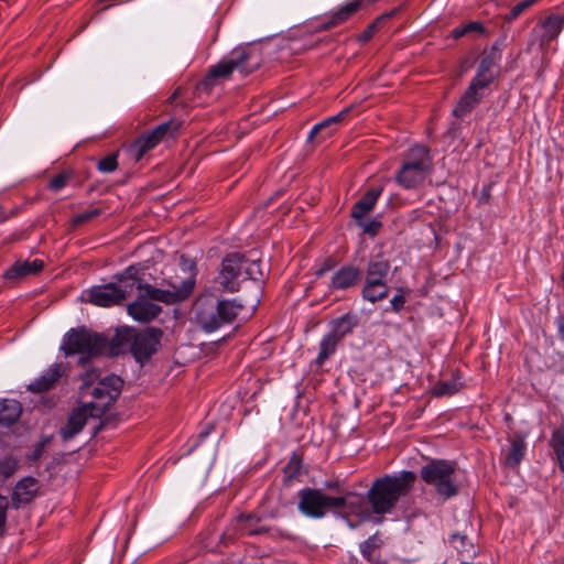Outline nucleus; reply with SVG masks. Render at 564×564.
Masks as SVG:
<instances>
[{
	"instance_id": "nucleus-1",
	"label": "nucleus",
	"mask_w": 564,
	"mask_h": 564,
	"mask_svg": "<svg viewBox=\"0 0 564 564\" xmlns=\"http://www.w3.org/2000/svg\"><path fill=\"white\" fill-rule=\"evenodd\" d=\"M195 274L184 279L178 285L172 284L171 289L162 290L148 283H142L137 278L134 290L138 297L128 304L127 313L139 323H150L162 312V307L155 302L174 304L187 299L195 286Z\"/></svg>"
},
{
	"instance_id": "nucleus-2",
	"label": "nucleus",
	"mask_w": 564,
	"mask_h": 564,
	"mask_svg": "<svg viewBox=\"0 0 564 564\" xmlns=\"http://www.w3.org/2000/svg\"><path fill=\"white\" fill-rule=\"evenodd\" d=\"M416 476L411 470L375 479L367 491V500L372 512L380 516L391 513L400 499L410 494Z\"/></svg>"
},
{
	"instance_id": "nucleus-3",
	"label": "nucleus",
	"mask_w": 564,
	"mask_h": 564,
	"mask_svg": "<svg viewBox=\"0 0 564 564\" xmlns=\"http://www.w3.org/2000/svg\"><path fill=\"white\" fill-rule=\"evenodd\" d=\"M98 378L95 369L88 370L82 376L79 387V397L88 405L90 417L104 415L120 395L123 386L122 379L116 375L107 376L94 386Z\"/></svg>"
},
{
	"instance_id": "nucleus-4",
	"label": "nucleus",
	"mask_w": 564,
	"mask_h": 564,
	"mask_svg": "<svg viewBox=\"0 0 564 564\" xmlns=\"http://www.w3.org/2000/svg\"><path fill=\"white\" fill-rule=\"evenodd\" d=\"M195 321L207 333L230 324L239 314L242 304L236 300H217L212 294H202L194 304Z\"/></svg>"
},
{
	"instance_id": "nucleus-5",
	"label": "nucleus",
	"mask_w": 564,
	"mask_h": 564,
	"mask_svg": "<svg viewBox=\"0 0 564 564\" xmlns=\"http://www.w3.org/2000/svg\"><path fill=\"white\" fill-rule=\"evenodd\" d=\"M262 279L263 272L259 260H250L239 252H232L223 259L216 282L223 291L234 293L239 290L242 281L259 282Z\"/></svg>"
},
{
	"instance_id": "nucleus-6",
	"label": "nucleus",
	"mask_w": 564,
	"mask_h": 564,
	"mask_svg": "<svg viewBox=\"0 0 564 564\" xmlns=\"http://www.w3.org/2000/svg\"><path fill=\"white\" fill-rule=\"evenodd\" d=\"M258 67L259 58L256 57L254 51L239 47L234 50L228 57L212 66L200 84L205 89H212L215 85L229 79L235 70L247 76Z\"/></svg>"
},
{
	"instance_id": "nucleus-7",
	"label": "nucleus",
	"mask_w": 564,
	"mask_h": 564,
	"mask_svg": "<svg viewBox=\"0 0 564 564\" xmlns=\"http://www.w3.org/2000/svg\"><path fill=\"white\" fill-rule=\"evenodd\" d=\"M432 158L424 145H414L405 153L395 174V182L404 189H419L431 173Z\"/></svg>"
},
{
	"instance_id": "nucleus-8",
	"label": "nucleus",
	"mask_w": 564,
	"mask_h": 564,
	"mask_svg": "<svg viewBox=\"0 0 564 564\" xmlns=\"http://www.w3.org/2000/svg\"><path fill=\"white\" fill-rule=\"evenodd\" d=\"M137 273L134 268L129 267L116 276V282L91 286L87 292V302L100 307L120 305L133 293Z\"/></svg>"
},
{
	"instance_id": "nucleus-9",
	"label": "nucleus",
	"mask_w": 564,
	"mask_h": 564,
	"mask_svg": "<svg viewBox=\"0 0 564 564\" xmlns=\"http://www.w3.org/2000/svg\"><path fill=\"white\" fill-rule=\"evenodd\" d=\"M108 346L105 336L86 327H78L65 334L61 349L66 356L80 355L79 364L85 365L90 359L105 354Z\"/></svg>"
},
{
	"instance_id": "nucleus-10",
	"label": "nucleus",
	"mask_w": 564,
	"mask_h": 564,
	"mask_svg": "<svg viewBox=\"0 0 564 564\" xmlns=\"http://www.w3.org/2000/svg\"><path fill=\"white\" fill-rule=\"evenodd\" d=\"M420 476L427 486L433 488L442 501H447L459 492L455 462L431 459L421 468Z\"/></svg>"
},
{
	"instance_id": "nucleus-11",
	"label": "nucleus",
	"mask_w": 564,
	"mask_h": 564,
	"mask_svg": "<svg viewBox=\"0 0 564 564\" xmlns=\"http://www.w3.org/2000/svg\"><path fill=\"white\" fill-rule=\"evenodd\" d=\"M391 269L390 261L376 257L371 259L366 268V279L361 289V297L370 303L384 300L389 294L387 278Z\"/></svg>"
},
{
	"instance_id": "nucleus-12",
	"label": "nucleus",
	"mask_w": 564,
	"mask_h": 564,
	"mask_svg": "<svg viewBox=\"0 0 564 564\" xmlns=\"http://www.w3.org/2000/svg\"><path fill=\"white\" fill-rule=\"evenodd\" d=\"M299 511L307 518L322 519L328 512L336 511L341 503V499L326 495L322 489L303 488L297 492Z\"/></svg>"
},
{
	"instance_id": "nucleus-13",
	"label": "nucleus",
	"mask_w": 564,
	"mask_h": 564,
	"mask_svg": "<svg viewBox=\"0 0 564 564\" xmlns=\"http://www.w3.org/2000/svg\"><path fill=\"white\" fill-rule=\"evenodd\" d=\"M162 330L155 327H148L134 335L131 344V351L138 361L149 359L160 345Z\"/></svg>"
},
{
	"instance_id": "nucleus-14",
	"label": "nucleus",
	"mask_w": 564,
	"mask_h": 564,
	"mask_svg": "<svg viewBox=\"0 0 564 564\" xmlns=\"http://www.w3.org/2000/svg\"><path fill=\"white\" fill-rule=\"evenodd\" d=\"M172 129L174 131L177 130L178 124L170 120L156 126L153 130L139 137L131 145L132 150L135 152V159L138 161L141 160V158L147 152L154 149Z\"/></svg>"
},
{
	"instance_id": "nucleus-15",
	"label": "nucleus",
	"mask_w": 564,
	"mask_h": 564,
	"mask_svg": "<svg viewBox=\"0 0 564 564\" xmlns=\"http://www.w3.org/2000/svg\"><path fill=\"white\" fill-rule=\"evenodd\" d=\"M564 29V9L552 12L541 20L535 30L539 32V43L541 46L550 45L558 37Z\"/></svg>"
},
{
	"instance_id": "nucleus-16",
	"label": "nucleus",
	"mask_w": 564,
	"mask_h": 564,
	"mask_svg": "<svg viewBox=\"0 0 564 564\" xmlns=\"http://www.w3.org/2000/svg\"><path fill=\"white\" fill-rule=\"evenodd\" d=\"M362 8V0H351L326 14L318 24L317 30L326 31L339 26Z\"/></svg>"
},
{
	"instance_id": "nucleus-17",
	"label": "nucleus",
	"mask_w": 564,
	"mask_h": 564,
	"mask_svg": "<svg viewBox=\"0 0 564 564\" xmlns=\"http://www.w3.org/2000/svg\"><path fill=\"white\" fill-rule=\"evenodd\" d=\"M44 261L41 259L34 260H17L3 272V279L10 283H17L29 275H36L44 269Z\"/></svg>"
},
{
	"instance_id": "nucleus-18",
	"label": "nucleus",
	"mask_w": 564,
	"mask_h": 564,
	"mask_svg": "<svg viewBox=\"0 0 564 564\" xmlns=\"http://www.w3.org/2000/svg\"><path fill=\"white\" fill-rule=\"evenodd\" d=\"M362 272L355 265H343L334 272L329 283L330 291H345L359 284Z\"/></svg>"
},
{
	"instance_id": "nucleus-19",
	"label": "nucleus",
	"mask_w": 564,
	"mask_h": 564,
	"mask_svg": "<svg viewBox=\"0 0 564 564\" xmlns=\"http://www.w3.org/2000/svg\"><path fill=\"white\" fill-rule=\"evenodd\" d=\"M64 373L62 364L51 365L39 378L26 386V390L33 393H42L53 389Z\"/></svg>"
},
{
	"instance_id": "nucleus-20",
	"label": "nucleus",
	"mask_w": 564,
	"mask_h": 564,
	"mask_svg": "<svg viewBox=\"0 0 564 564\" xmlns=\"http://www.w3.org/2000/svg\"><path fill=\"white\" fill-rule=\"evenodd\" d=\"M350 111V107L344 108L341 111H339L337 115L328 117L324 119L323 121L316 123L311 129L307 140L313 142L317 137H319L321 141H324L325 139L332 137L336 129L334 128L335 124L343 122L347 115Z\"/></svg>"
},
{
	"instance_id": "nucleus-21",
	"label": "nucleus",
	"mask_w": 564,
	"mask_h": 564,
	"mask_svg": "<svg viewBox=\"0 0 564 564\" xmlns=\"http://www.w3.org/2000/svg\"><path fill=\"white\" fill-rule=\"evenodd\" d=\"M90 410L86 403L74 410L64 427L61 429V436L64 441L72 440L86 425Z\"/></svg>"
},
{
	"instance_id": "nucleus-22",
	"label": "nucleus",
	"mask_w": 564,
	"mask_h": 564,
	"mask_svg": "<svg viewBox=\"0 0 564 564\" xmlns=\"http://www.w3.org/2000/svg\"><path fill=\"white\" fill-rule=\"evenodd\" d=\"M494 62L489 57L481 59L475 77L471 79L469 87L486 96V90L495 80Z\"/></svg>"
},
{
	"instance_id": "nucleus-23",
	"label": "nucleus",
	"mask_w": 564,
	"mask_h": 564,
	"mask_svg": "<svg viewBox=\"0 0 564 564\" xmlns=\"http://www.w3.org/2000/svg\"><path fill=\"white\" fill-rule=\"evenodd\" d=\"M382 193L381 187H372L368 189L352 206L351 217L356 221L362 220L368 214H370Z\"/></svg>"
},
{
	"instance_id": "nucleus-24",
	"label": "nucleus",
	"mask_w": 564,
	"mask_h": 564,
	"mask_svg": "<svg viewBox=\"0 0 564 564\" xmlns=\"http://www.w3.org/2000/svg\"><path fill=\"white\" fill-rule=\"evenodd\" d=\"M37 489V480L35 478H22L13 489L12 505L19 508L21 505L29 503L34 498Z\"/></svg>"
},
{
	"instance_id": "nucleus-25",
	"label": "nucleus",
	"mask_w": 564,
	"mask_h": 564,
	"mask_svg": "<svg viewBox=\"0 0 564 564\" xmlns=\"http://www.w3.org/2000/svg\"><path fill=\"white\" fill-rule=\"evenodd\" d=\"M23 412L20 401L10 398H0V427H11Z\"/></svg>"
},
{
	"instance_id": "nucleus-26",
	"label": "nucleus",
	"mask_w": 564,
	"mask_h": 564,
	"mask_svg": "<svg viewBox=\"0 0 564 564\" xmlns=\"http://www.w3.org/2000/svg\"><path fill=\"white\" fill-rule=\"evenodd\" d=\"M464 387L463 382V376L462 373L456 370L452 373V377L449 379L445 380H438L433 387H432V394L434 397H447L458 393Z\"/></svg>"
},
{
	"instance_id": "nucleus-27",
	"label": "nucleus",
	"mask_w": 564,
	"mask_h": 564,
	"mask_svg": "<svg viewBox=\"0 0 564 564\" xmlns=\"http://www.w3.org/2000/svg\"><path fill=\"white\" fill-rule=\"evenodd\" d=\"M484 97V95L468 86L453 109V115L456 118H464L482 100Z\"/></svg>"
},
{
	"instance_id": "nucleus-28",
	"label": "nucleus",
	"mask_w": 564,
	"mask_h": 564,
	"mask_svg": "<svg viewBox=\"0 0 564 564\" xmlns=\"http://www.w3.org/2000/svg\"><path fill=\"white\" fill-rule=\"evenodd\" d=\"M383 545L381 535L376 532L367 540L362 541L359 545V551L362 557L370 564H378L380 560V549Z\"/></svg>"
},
{
	"instance_id": "nucleus-29",
	"label": "nucleus",
	"mask_w": 564,
	"mask_h": 564,
	"mask_svg": "<svg viewBox=\"0 0 564 564\" xmlns=\"http://www.w3.org/2000/svg\"><path fill=\"white\" fill-rule=\"evenodd\" d=\"M358 316L352 313L344 314L330 322V334L341 340L346 335L350 334L358 325Z\"/></svg>"
},
{
	"instance_id": "nucleus-30",
	"label": "nucleus",
	"mask_w": 564,
	"mask_h": 564,
	"mask_svg": "<svg viewBox=\"0 0 564 564\" xmlns=\"http://www.w3.org/2000/svg\"><path fill=\"white\" fill-rule=\"evenodd\" d=\"M339 343L340 340L338 337H335L333 334L327 333L324 335L319 343V351L315 359V364L317 366H323L325 361L335 354Z\"/></svg>"
},
{
	"instance_id": "nucleus-31",
	"label": "nucleus",
	"mask_w": 564,
	"mask_h": 564,
	"mask_svg": "<svg viewBox=\"0 0 564 564\" xmlns=\"http://www.w3.org/2000/svg\"><path fill=\"white\" fill-rule=\"evenodd\" d=\"M549 445L556 456L560 470L564 473V424L552 431Z\"/></svg>"
},
{
	"instance_id": "nucleus-32",
	"label": "nucleus",
	"mask_w": 564,
	"mask_h": 564,
	"mask_svg": "<svg viewBox=\"0 0 564 564\" xmlns=\"http://www.w3.org/2000/svg\"><path fill=\"white\" fill-rule=\"evenodd\" d=\"M525 455V442L521 437L513 438L506 455V464L510 467L518 466Z\"/></svg>"
},
{
	"instance_id": "nucleus-33",
	"label": "nucleus",
	"mask_w": 564,
	"mask_h": 564,
	"mask_svg": "<svg viewBox=\"0 0 564 564\" xmlns=\"http://www.w3.org/2000/svg\"><path fill=\"white\" fill-rule=\"evenodd\" d=\"M336 499L343 500L341 506L337 510L349 511L350 513H358L364 505L362 496L352 491H346L344 495L336 497Z\"/></svg>"
},
{
	"instance_id": "nucleus-34",
	"label": "nucleus",
	"mask_w": 564,
	"mask_h": 564,
	"mask_svg": "<svg viewBox=\"0 0 564 564\" xmlns=\"http://www.w3.org/2000/svg\"><path fill=\"white\" fill-rule=\"evenodd\" d=\"M283 473L289 481L297 478L302 473V457L294 453L284 466Z\"/></svg>"
},
{
	"instance_id": "nucleus-35",
	"label": "nucleus",
	"mask_w": 564,
	"mask_h": 564,
	"mask_svg": "<svg viewBox=\"0 0 564 564\" xmlns=\"http://www.w3.org/2000/svg\"><path fill=\"white\" fill-rule=\"evenodd\" d=\"M73 176L74 174L72 171H63L51 178L48 188L53 192H59L69 184V182L73 180Z\"/></svg>"
},
{
	"instance_id": "nucleus-36",
	"label": "nucleus",
	"mask_w": 564,
	"mask_h": 564,
	"mask_svg": "<svg viewBox=\"0 0 564 564\" xmlns=\"http://www.w3.org/2000/svg\"><path fill=\"white\" fill-rule=\"evenodd\" d=\"M538 0H522L519 3H517L508 14L505 17V21L512 22L518 17H520L525 10L531 8L534 3H536Z\"/></svg>"
},
{
	"instance_id": "nucleus-37",
	"label": "nucleus",
	"mask_w": 564,
	"mask_h": 564,
	"mask_svg": "<svg viewBox=\"0 0 564 564\" xmlns=\"http://www.w3.org/2000/svg\"><path fill=\"white\" fill-rule=\"evenodd\" d=\"M19 463L14 457L8 456L0 459V476L8 478L18 469Z\"/></svg>"
},
{
	"instance_id": "nucleus-38",
	"label": "nucleus",
	"mask_w": 564,
	"mask_h": 564,
	"mask_svg": "<svg viewBox=\"0 0 564 564\" xmlns=\"http://www.w3.org/2000/svg\"><path fill=\"white\" fill-rule=\"evenodd\" d=\"M97 167L101 173H111L116 171L118 167L117 154L111 153L102 158L99 160Z\"/></svg>"
},
{
	"instance_id": "nucleus-39",
	"label": "nucleus",
	"mask_w": 564,
	"mask_h": 564,
	"mask_svg": "<svg viewBox=\"0 0 564 564\" xmlns=\"http://www.w3.org/2000/svg\"><path fill=\"white\" fill-rule=\"evenodd\" d=\"M253 519V517L251 514H248V516H240L239 517V522L241 524V528L240 530L247 534V535H256V534H261V533H264L267 532L268 530L264 529V528H257V529H253L249 525V522Z\"/></svg>"
},
{
	"instance_id": "nucleus-40",
	"label": "nucleus",
	"mask_w": 564,
	"mask_h": 564,
	"mask_svg": "<svg viewBox=\"0 0 564 564\" xmlns=\"http://www.w3.org/2000/svg\"><path fill=\"white\" fill-rule=\"evenodd\" d=\"M101 214V209L100 208H91L89 210H86L84 213H80L78 215H76L73 220H72V224L73 226H79V225H83L87 221H89L90 219L99 216Z\"/></svg>"
},
{
	"instance_id": "nucleus-41",
	"label": "nucleus",
	"mask_w": 564,
	"mask_h": 564,
	"mask_svg": "<svg viewBox=\"0 0 564 564\" xmlns=\"http://www.w3.org/2000/svg\"><path fill=\"white\" fill-rule=\"evenodd\" d=\"M359 226L362 227V230L364 232L370 235V236H376L379 231V229L381 228V221L377 220V219H371L367 223H361L360 221H357Z\"/></svg>"
},
{
	"instance_id": "nucleus-42",
	"label": "nucleus",
	"mask_w": 564,
	"mask_h": 564,
	"mask_svg": "<svg viewBox=\"0 0 564 564\" xmlns=\"http://www.w3.org/2000/svg\"><path fill=\"white\" fill-rule=\"evenodd\" d=\"M390 303H391V306H392L394 312H397V313L400 312L403 308L404 304H405L404 294L403 293L395 294L391 299Z\"/></svg>"
},
{
	"instance_id": "nucleus-43",
	"label": "nucleus",
	"mask_w": 564,
	"mask_h": 564,
	"mask_svg": "<svg viewBox=\"0 0 564 564\" xmlns=\"http://www.w3.org/2000/svg\"><path fill=\"white\" fill-rule=\"evenodd\" d=\"M7 505L8 503H7L6 499L3 498L0 501V538L4 533V527H6V521H7Z\"/></svg>"
},
{
	"instance_id": "nucleus-44",
	"label": "nucleus",
	"mask_w": 564,
	"mask_h": 564,
	"mask_svg": "<svg viewBox=\"0 0 564 564\" xmlns=\"http://www.w3.org/2000/svg\"><path fill=\"white\" fill-rule=\"evenodd\" d=\"M467 536L466 535H462L459 533H455L451 536V542L452 543H456L457 541H459L460 543V546H456V549L460 550V551H466V544H467Z\"/></svg>"
},
{
	"instance_id": "nucleus-45",
	"label": "nucleus",
	"mask_w": 564,
	"mask_h": 564,
	"mask_svg": "<svg viewBox=\"0 0 564 564\" xmlns=\"http://www.w3.org/2000/svg\"><path fill=\"white\" fill-rule=\"evenodd\" d=\"M464 28L466 29V34L471 33V32L482 33L485 30L484 25L477 21L468 22L467 24L464 25Z\"/></svg>"
},
{
	"instance_id": "nucleus-46",
	"label": "nucleus",
	"mask_w": 564,
	"mask_h": 564,
	"mask_svg": "<svg viewBox=\"0 0 564 564\" xmlns=\"http://www.w3.org/2000/svg\"><path fill=\"white\" fill-rule=\"evenodd\" d=\"M333 268V261L326 260L318 269L315 271V275L317 278L323 276L325 273H327Z\"/></svg>"
},
{
	"instance_id": "nucleus-47",
	"label": "nucleus",
	"mask_w": 564,
	"mask_h": 564,
	"mask_svg": "<svg viewBox=\"0 0 564 564\" xmlns=\"http://www.w3.org/2000/svg\"><path fill=\"white\" fill-rule=\"evenodd\" d=\"M375 28L376 25L375 24H371L369 25L359 36V41L360 42H367L369 41L372 35H373V32H375Z\"/></svg>"
},
{
	"instance_id": "nucleus-48",
	"label": "nucleus",
	"mask_w": 564,
	"mask_h": 564,
	"mask_svg": "<svg viewBox=\"0 0 564 564\" xmlns=\"http://www.w3.org/2000/svg\"><path fill=\"white\" fill-rule=\"evenodd\" d=\"M324 486L326 489H329V490H335L338 492L341 491V485H340L339 480H327V481H325Z\"/></svg>"
},
{
	"instance_id": "nucleus-49",
	"label": "nucleus",
	"mask_w": 564,
	"mask_h": 564,
	"mask_svg": "<svg viewBox=\"0 0 564 564\" xmlns=\"http://www.w3.org/2000/svg\"><path fill=\"white\" fill-rule=\"evenodd\" d=\"M464 35H466V29L464 28V25L462 26H457L455 29L452 30V36L457 40V39H460L463 37Z\"/></svg>"
},
{
	"instance_id": "nucleus-50",
	"label": "nucleus",
	"mask_w": 564,
	"mask_h": 564,
	"mask_svg": "<svg viewBox=\"0 0 564 564\" xmlns=\"http://www.w3.org/2000/svg\"><path fill=\"white\" fill-rule=\"evenodd\" d=\"M14 215V213H6L4 208L0 205V223H3L6 221L7 219H9L10 217H12Z\"/></svg>"
},
{
	"instance_id": "nucleus-51",
	"label": "nucleus",
	"mask_w": 564,
	"mask_h": 564,
	"mask_svg": "<svg viewBox=\"0 0 564 564\" xmlns=\"http://www.w3.org/2000/svg\"><path fill=\"white\" fill-rule=\"evenodd\" d=\"M180 94V89H176L169 98H167V102L169 104H172L178 96Z\"/></svg>"
},
{
	"instance_id": "nucleus-52",
	"label": "nucleus",
	"mask_w": 564,
	"mask_h": 564,
	"mask_svg": "<svg viewBox=\"0 0 564 564\" xmlns=\"http://www.w3.org/2000/svg\"><path fill=\"white\" fill-rule=\"evenodd\" d=\"M558 335H560V338L564 341V322H561L558 324Z\"/></svg>"
},
{
	"instance_id": "nucleus-53",
	"label": "nucleus",
	"mask_w": 564,
	"mask_h": 564,
	"mask_svg": "<svg viewBox=\"0 0 564 564\" xmlns=\"http://www.w3.org/2000/svg\"><path fill=\"white\" fill-rule=\"evenodd\" d=\"M208 434H209V432H208V431H206V432H202L199 435H200L202 437H206Z\"/></svg>"
}]
</instances>
